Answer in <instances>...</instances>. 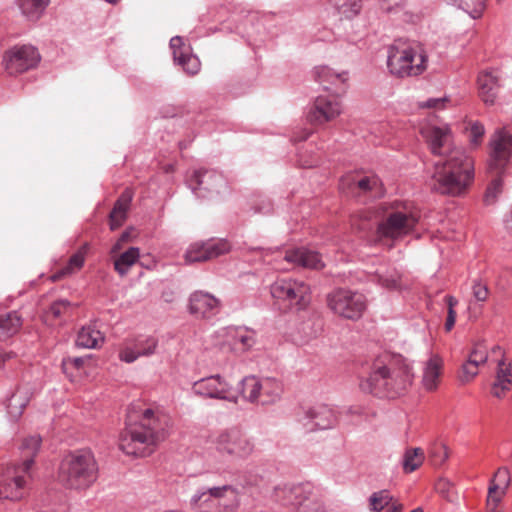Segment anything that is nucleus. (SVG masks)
Returning <instances> with one entry per match:
<instances>
[{
	"label": "nucleus",
	"instance_id": "obj_49",
	"mask_svg": "<svg viewBox=\"0 0 512 512\" xmlns=\"http://www.w3.org/2000/svg\"><path fill=\"white\" fill-rule=\"evenodd\" d=\"M298 512H327L321 500L312 491Z\"/></svg>",
	"mask_w": 512,
	"mask_h": 512
},
{
	"label": "nucleus",
	"instance_id": "obj_17",
	"mask_svg": "<svg viewBox=\"0 0 512 512\" xmlns=\"http://www.w3.org/2000/svg\"><path fill=\"white\" fill-rule=\"evenodd\" d=\"M193 390L196 394L215 399L236 402L237 397L231 395L230 386L219 375L203 378L195 382Z\"/></svg>",
	"mask_w": 512,
	"mask_h": 512
},
{
	"label": "nucleus",
	"instance_id": "obj_55",
	"mask_svg": "<svg viewBox=\"0 0 512 512\" xmlns=\"http://www.w3.org/2000/svg\"><path fill=\"white\" fill-rule=\"evenodd\" d=\"M378 185V179L375 177H364L357 182V186L362 191H372Z\"/></svg>",
	"mask_w": 512,
	"mask_h": 512
},
{
	"label": "nucleus",
	"instance_id": "obj_30",
	"mask_svg": "<svg viewBox=\"0 0 512 512\" xmlns=\"http://www.w3.org/2000/svg\"><path fill=\"white\" fill-rule=\"evenodd\" d=\"M104 342V336L94 324L83 326L77 334L76 345L82 348L95 349Z\"/></svg>",
	"mask_w": 512,
	"mask_h": 512
},
{
	"label": "nucleus",
	"instance_id": "obj_64",
	"mask_svg": "<svg viewBox=\"0 0 512 512\" xmlns=\"http://www.w3.org/2000/svg\"><path fill=\"white\" fill-rule=\"evenodd\" d=\"M455 321L456 319L455 318H452V317H448L446 318V321H445V330L447 332L451 331L452 328L454 327L455 325Z\"/></svg>",
	"mask_w": 512,
	"mask_h": 512
},
{
	"label": "nucleus",
	"instance_id": "obj_9",
	"mask_svg": "<svg viewBox=\"0 0 512 512\" xmlns=\"http://www.w3.org/2000/svg\"><path fill=\"white\" fill-rule=\"evenodd\" d=\"M511 157L512 134L505 128H499L489 139L487 171L505 173Z\"/></svg>",
	"mask_w": 512,
	"mask_h": 512
},
{
	"label": "nucleus",
	"instance_id": "obj_39",
	"mask_svg": "<svg viewBox=\"0 0 512 512\" xmlns=\"http://www.w3.org/2000/svg\"><path fill=\"white\" fill-rule=\"evenodd\" d=\"M465 132L467 134L471 148H478L481 145L485 135L484 125L479 121H469L465 127Z\"/></svg>",
	"mask_w": 512,
	"mask_h": 512
},
{
	"label": "nucleus",
	"instance_id": "obj_32",
	"mask_svg": "<svg viewBox=\"0 0 512 512\" xmlns=\"http://www.w3.org/2000/svg\"><path fill=\"white\" fill-rule=\"evenodd\" d=\"M22 326V318L16 311L0 314V341L15 335Z\"/></svg>",
	"mask_w": 512,
	"mask_h": 512
},
{
	"label": "nucleus",
	"instance_id": "obj_52",
	"mask_svg": "<svg viewBox=\"0 0 512 512\" xmlns=\"http://www.w3.org/2000/svg\"><path fill=\"white\" fill-rule=\"evenodd\" d=\"M170 47L173 51L174 61L182 56L184 53L188 52V49L185 47L182 37L175 36L170 40Z\"/></svg>",
	"mask_w": 512,
	"mask_h": 512
},
{
	"label": "nucleus",
	"instance_id": "obj_61",
	"mask_svg": "<svg viewBox=\"0 0 512 512\" xmlns=\"http://www.w3.org/2000/svg\"><path fill=\"white\" fill-rule=\"evenodd\" d=\"M15 357L13 352L0 353V369L4 366L5 362Z\"/></svg>",
	"mask_w": 512,
	"mask_h": 512
},
{
	"label": "nucleus",
	"instance_id": "obj_56",
	"mask_svg": "<svg viewBox=\"0 0 512 512\" xmlns=\"http://www.w3.org/2000/svg\"><path fill=\"white\" fill-rule=\"evenodd\" d=\"M473 295L478 301H486L489 295V290L486 285L482 283H475L473 285Z\"/></svg>",
	"mask_w": 512,
	"mask_h": 512
},
{
	"label": "nucleus",
	"instance_id": "obj_19",
	"mask_svg": "<svg viewBox=\"0 0 512 512\" xmlns=\"http://www.w3.org/2000/svg\"><path fill=\"white\" fill-rule=\"evenodd\" d=\"M313 487L311 484H299L294 486L277 487L274 498L283 506H294L298 511L303 506L306 499L311 495Z\"/></svg>",
	"mask_w": 512,
	"mask_h": 512
},
{
	"label": "nucleus",
	"instance_id": "obj_3",
	"mask_svg": "<svg viewBox=\"0 0 512 512\" xmlns=\"http://www.w3.org/2000/svg\"><path fill=\"white\" fill-rule=\"evenodd\" d=\"M164 437L160 418L152 409H146L139 424L130 425L121 433L119 448L127 455L146 457L154 452Z\"/></svg>",
	"mask_w": 512,
	"mask_h": 512
},
{
	"label": "nucleus",
	"instance_id": "obj_47",
	"mask_svg": "<svg viewBox=\"0 0 512 512\" xmlns=\"http://www.w3.org/2000/svg\"><path fill=\"white\" fill-rule=\"evenodd\" d=\"M480 366V364L474 363L467 359V361L462 365L460 380L464 383L471 382L478 374Z\"/></svg>",
	"mask_w": 512,
	"mask_h": 512
},
{
	"label": "nucleus",
	"instance_id": "obj_16",
	"mask_svg": "<svg viewBox=\"0 0 512 512\" xmlns=\"http://www.w3.org/2000/svg\"><path fill=\"white\" fill-rule=\"evenodd\" d=\"M444 369L443 358L438 352L431 351L428 358L423 362L421 387L430 393L438 389Z\"/></svg>",
	"mask_w": 512,
	"mask_h": 512
},
{
	"label": "nucleus",
	"instance_id": "obj_11",
	"mask_svg": "<svg viewBox=\"0 0 512 512\" xmlns=\"http://www.w3.org/2000/svg\"><path fill=\"white\" fill-rule=\"evenodd\" d=\"M414 49L410 41L399 38L388 49L387 67L399 78L410 76L413 70Z\"/></svg>",
	"mask_w": 512,
	"mask_h": 512
},
{
	"label": "nucleus",
	"instance_id": "obj_34",
	"mask_svg": "<svg viewBox=\"0 0 512 512\" xmlns=\"http://www.w3.org/2000/svg\"><path fill=\"white\" fill-rule=\"evenodd\" d=\"M427 455L430 465L434 468H439L449 458V449L444 442L435 440L429 443Z\"/></svg>",
	"mask_w": 512,
	"mask_h": 512
},
{
	"label": "nucleus",
	"instance_id": "obj_10",
	"mask_svg": "<svg viewBox=\"0 0 512 512\" xmlns=\"http://www.w3.org/2000/svg\"><path fill=\"white\" fill-rule=\"evenodd\" d=\"M234 496L235 490L230 485L198 490L191 498L190 504L198 512H231L232 506L226 502V495Z\"/></svg>",
	"mask_w": 512,
	"mask_h": 512
},
{
	"label": "nucleus",
	"instance_id": "obj_26",
	"mask_svg": "<svg viewBox=\"0 0 512 512\" xmlns=\"http://www.w3.org/2000/svg\"><path fill=\"white\" fill-rule=\"evenodd\" d=\"M132 199L133 192L130 189H125L116 200L113 209L109 214V225L111 230H116L123 224Z\"/></svg>",
	"mask_w": 512,
	"mask_h": 512
},
{
	"label": "nucleus",
	"instance_id": "obj_14",
	"mask_svg": "<svg viewBox=\"0 0 512 512\" xmlns=\"http://www.w3.org/2000/svg\"><path fill=\"white\" fill-rule=\"evenodd\" d=\"M230 250V245L225 240H209L196 242L185 253L186 263L205 262L217 258Z\"/></svg>",
	"mask_w": 512,
	"mask_h": 512
},
{
	"label": "nucleus",
	"instance_id": "obj_42",
	"mask_svg": "<svg viewBox=\"0 0 512 512\" xmlns=\"http://www.w3.org/2000/svg\"><path fill=\"white\" fill-rule=\"evenodd\" d=\"M434 489L439 495L449 502H454L458 498L453 483L445 477H439L436 480Z\"/></svg>",
	"mask_w": 512,
	"mask_h": 512
},
{
	"label": "nucleus",
	"instance_id": "obj_38",
	"mask_svg": "<svg viewBox=\"0 0 512 512\" xmlns=\"http://www.w3.org/2000/svg\"><path fill=\"white\" fill-rule=\"evenodd\" d=\"M75 305L66 299L54 301L46 312V318L52 317L55 320H60L72 315Z\"/></svg>",
	"mask_w": 512,
	"mask_h": 512
},
{
	"label": "nucleus",
	"instance_id": "obj_5",
	"mask_svg": "<svg viewBox=\"0 0 512 512\" xmlns=\"http://www.w3.org/2000/svg\"><path fill=\"white\" fill-rule=\"evenodd\" d=\"M41 442L39 435L23 439L19 447L22 463L8 470L6 477L0 478V499L19 500L24 496L26 478L30 476V469L40 450Z\"/></svg>",
	"mask_w": 512,
	"mask_h": 512
},
{
	"label": "nucleus",
	"instance_id": "obj_46",
	"mask_svg": "<svg viewBox=\"0 0 512 512\" xmlns=\"http://www.w3.org/2000/svg\"><path fill=\"white\" fill-rule=\"evenodd\" d=\"M511 483V476L508 468L501 467L499 468L496 473L494 474V477L490 481V485H493L495 487H498L500 489L507 490L509 485Z\"/></svg>",
	"mask_w": 512,
	"mask_h": 512
},
{
	"label": "nucleus",
	"instance_id": "obj_45",
	"mask_svg": "<svg viewBox=\"0 0 512 512\" xmlns=\"http://www.w3.org/2000/svg\"><path fill=\"white\" fill-rule=\"evenodd\" d=\"M488 359L487 346L484 341H476L469 353L468 360L483 365Z\"/></svg>",
	"mask_w": 512,
	"mask_h": 512
},
{
	"label": "nucleus",
	"instance_id": "obj_41",
	"mask_svg": "<svg viewBox=\"0 0 512 512\" xmlns=\"http://www.w3.org/2000/svg\"><path fill=\"white\" fill-rule=\"evenodd\" d=\"M27 405V399L21 397L19 392L13 393L10 398L7 399L6 408L9 416L16 420L22 413Z\"/></svg>",
	"mask_w": 512,
	"mask_h": 512
},
{
	"label": "nucleus",
	"instance_id": "obj_18",
	"mask_svg": "<svg viewBox=\"0 0 512 512\" xmlns=\"http://www.w3.org/2000/svg\"><path fill=\"white\" fill-rule=\"evenodd\" d=\"M220 307V301L207 292L195 291L190 295L189 312L196 318H211L219 312Z\"/></svg>",
	"mask_w": 512,
	"mask_h": 512
},
{
	"label": "nucleus",
	"instance_id": "obj_2",
	"mask_svg": "<svg viewBox=\"0 0 512 512\" xmlns=\"http://www.w3.org/2000/svg\"><path fill=\"white\" fill-rule=\"evenodd\" d=\"M412 380L413 374L401 355H386L375 361L371 373L359 386L363 392L379 398H395L411 386Z\"/></svg>",
	"mask_w": 512,
	"mask_h": 512
},
{
	"label": "nucleus",
	"instance_id": "obj_54",
	"mask_svg": "<svg viewBox=\"0 0 512 512\" xmlns=\"http://www.w3.org/2000/svg\"><path fill=\"white\" fill-rule=\"evenodd\" d=\"M140 356H141L140 352L137 348L136 349L126 348V349L122 350L119 354L120 359L126 363H132L136 359H138Z\"/></svg>",
	"mask_w": 512,
	"mask_h": 512
},
{
	"label": "nucleus",
	"instance_id": "obj_1",
	"mask_svg": "<svg viewBox=\"0 0 512 512\" xmlns=\"http://www.w3.org/2000/svg\"><path fill=\"white\" fill-rule=\"evenodd\" d=\"M428 148L440 158L427 170L431 188L440 195L465 197L475 179L474 158L463 148L454 145L450 126H428L421 130Z\"/></svg>",
	"mask_w": 512,
	"mask_h": 512
},
{
	"label": "nucleus",
	"instance_id": "obj_28",
	"mask_svg": "<svg viewBox=\"0 0 512 512\" xmlns=\"http://www.w3.org/2000/svg\"><path fill=\"white\" fill-rule=\"evenodd\" d=\"M512 386V370L511 365L504 360L499 361L496 379L492 385L491 393L497 398L503 397Z\"/></svg>",
	"mask_w": 512,
	"mask_h": 512
},
{
	"label": "nucleus",
	"instance_id": "obj_33",
	"mask_svg": "<svg viewBox=\"0 0 512 512\" xmlns=\"http://www.w3.org/2000/svg\"><path fill=\"white\" fill-rule=\"evenodd\" d=\"M140 257V249L138 247H130L121 253L114 260V269L121 276L128 274L130 268L138 261Z\"/></svg>",
	"mask_w": 512,
	"mask_h": 512
},
{
	"label": "nucleus",
	"instance_id": "obj_48",
	"mask_svg": "<svg viewBox=\"0 0 512 512\" xmlns=\"http://www.w3.org/2000/svg\"><path fill=\"white\" fill-rule=\"evenodd\" d=\"M449 102V98L447 96L437 97V98H429L425 101L418 102V110L420 109H429V110H443L446 108L447 103Z\"/></svg>",
	"mask_w": 512,
	"mask_h": 512
},
{
	"label": "nucleus",
	"instance_id": "obj_15",
	"mask_svg": "<svg viewBox=\"0 0 512 512\" xmlns=\"http://www.w3.org/2000/svg\"><path fill=\"white\" fill-rule=\"evenodd\" d=\"M341 113V105L335 96H318L307 115L311 124L321 125L331 121Z\"/></svg>",
	"mask_w": 512,
	"mask_h": 512
},
{
	"label": "nucleus",
	"instance_id": "obj_29",
	"mask_svg": "<svg viewBox=\"0 0 512 512\" xmlns=\"http://www.w3.org/2000/svg\"><path fill=\"white\" fill-rule=\"evenodd\" d=\"M89 250V244L84 243L68 260L67 264L55 272L51 279L52 281H58L64 277L72 275L79 271L85 262V257Z\"/></svg>",
	"mask_w": 512,
	"mask_h": 512
},
{
	"label": "nucleus",
	"instance_id": "obj_8",
	"mask_svg": "<svg viewBox=\"0 0 512 512\" xmlns=\"http://www.w3.org/2000/svg\"><path fill=\"white\" fill-rule=\"evenodd\" d=\"M212 444L220 455L233 459L247 458L254 450L250 439L237 428L219 432L213 437Z\"/></svg>",
	"mask_w": 512,
	"mask_h": 512
},
{
	"label": "nucleus",
	"instance_id": "obj_44",
	"mask_svg": "<svg viewBox=\"0 0 512 512\" xmlns=\"http://www.w3.org/2000/svg\"><path fill=\"white\" fill-rule=\"evenodd\" d=\"M175 62L190 75H195L200 70L199 59L196 56L189 54L188 52L177 58Z\"/></svg>",
	"mask_w": 512,
	"mask_h": 512
},
{
	"label": "nucleus",
	"instance_id": "obj_13",
	"mask_svg": "<svg viewBox=\"0 0 512 512\" xmlns=\"http://www.w3.org/2000/svg\"><path fill=\"white\" fill-rule=\"evenodd\" d=\"M189 187L198 197H207L210 194H220L227 188L222 174L215 170H195L188 180Z\"/></svg>",
	"mask_w": 512,
	"mask_h": 512
},
{
	"label": "nucleus",
	"instance_id": "obj_58",
	"mask_svg": "<svg viewBox=\"0 0 512 512\" xmlns=\"http://www.w3.org/2000/svg\"><path fill=\"white\" fill-rule=\"evenodd\" d=\"M379 2L382 10L390 12L394 8L401 6L404 0H379Z\"/></svg>",
	"mask_w": 512,
	"mask_h": 512
},
{
	"label": "nucleus",
	"instance_id": "obj_57",
	"mask_svg": "<svg viewBox=\"0 0 512 512\" xmlns=\"http://www.w3.org/2000/svg\"><path fill=\"white\" fill-rule=\"evenodd\" d=\"M400 278L397 276H390V277H379V282L383 287H386L388 289H396L400 286L399 284Z\"/></svg>",
	"mask_w": 512,
	"mask_h": 512
},
{
	"label": "nucleus",
	"instance_id": "obj_12",
	"mask_svg": "<svg viewBox=\"0 0 512 512\" xmlns=\"http://www.w3.org/2000/svg\"><path fill=\"white\" fill-rule=\"evenodd\" d=\"M40 54L32 45L15 46L4 55L6 71L10 75L24 73L37 66Z\"/></svg>",
	"mask_w": 512,
	"mask_h": 512
},
{
	"label": "nucleus",
	"instance_id": "obj_6",
	"mask_svg": "<svg viewBox=\"0 0 512 512\" xmlns=\"http://www.w3.org/2000/svg\"><path fill=\"white\" fill-rule=\"evenodd\" d=\"M328 308L337 316L358 320L367 307L366 297L357 291L346 288H337L326 296Z\"/></svg>",
	"mask_w": 512,
	"mask_h": 512
},
{
	"label": "nucleus",
	"instance_id": "obj_7",
	"mask_svg": "<svg viewBox=\"0 0 512 512\" xmlns=\"http://www.w3.org/2000/svg\"><path fill=\"white\" fill-rule=\"evenodd\" d=\"M270 291L273 298L285 302L289 308L302 310L310 303L311 290L304 281L292 278L277 279L271 285Z\"/></svg>",
	"mask_w": 512,
	"mask_h": 512
},
{
	"label": "nucleus",
	"instance_id": "obj_27",
	"mask_svg": "<svg viewBox=\"0 0 512 512\" xmlns=\"http://www.w3.org/2000/svg\"><path fill=\"white\" fill-rule=\"evenodd\" d=\"M258 404L270 405L276 403L283 393V385L275 378L265 377L260 379Z\"/></svg>",
	"mask_w": 512,
	"mask_h": 512
},
{
	"label": "nucleus",
	"instance_id": "obj_59",
	"mask_svg": "<svg viewBox=\"0 0 512 512\" xmlns=\"http://www.w3.org/2000/svg\"><path fill=\"white\" fill-rule=\"evenodd\" d=\"M418 58L420 59V63H418V75L423 73L427 69V53L418 47Z\"/></svg>",
	"mask_w": 512,
	"mask_h": 512
},
{
	"label": "nucleus",
	"instance_id": "obj_35",
	"mask_svg": "<svg viewBox=\"0 0 512 512\" xmlns=\"http://www.w3.org/2000/svg\"><path fill=\"white\" fill-rule=\"evenodd\" d=\"M259 387H261L260 379L256 376L244 377L239 384L243 399L250 403H257L259 400Z\"/></svg>",
	"mask_w": 512,
	"mask_h": 512
},
{
	"label": "nucleus",
	"instance_id": "obj_22",
	"mask_svg": "<svg viewBox=\"0 0 512 512\" xmlns=\"http://www.w3.org/2000/svg\"><path fill=\"white\" fill-rule=\"evenodd\" d=\"M315 78L323 85V88L340 95L346 91V82L348 73H336L328 66H318L315 68Z\"/></svg>",
	"mask_w": 512,
	"mask_h": 512
},
{
	"label": "nucleus",
	"instance_id": "obj_53",
	"mask_svg": "<svg viewBox=\"0 0 512 512\" xmlns=\"http://www.w3.org/2000/svg\"><path fill=\"white\" fill-rule=\"evenodd\" d=\"M157 340L154 338H148L141 345H137V349L141 356H150L155 353L157 347Z\"/></svg>",
	"mask_w": 512,
	"mask_h": 512
},
{
	"label": "nucleus",
	"instance_id": "obj_36",
	"mask_svg": "<svg viewBox=\"0 0 512 512\" xmlns=\"http://www.w3.org/2000/svg\"><path fill=\"white\" fill-rule=\"evenodd\" d=\"M327 2L347 19L355 17L362 9L361 0H327Z\"/></svg>",
	"mask_w": 512,
	"mask_h": 512
},
{
	"label": "nucleus",
	"instance_id": "obj_40",
	"mask_svg": "<svg viewBox=\"0 0 512 512\" xmlns=\"http://www.w3.org/2000/svg\"><path fill=\"white\" fill-rule=\"evenodd\" d=\"M460 9L469 14L472 18L481 17L485 10L486 0H451Z\"/></svg>",
	"mask_w": 512,
	"mask_h": 512
},
{
	"label": "nucleus",
	"instance_id": "obj_23",
	"mask_svg": "<svg viewBox=\"0 0 512 512\" xmlns=\"http://www.w3.org/2000/svg\"><path fill=\"white\" fill-rule=\"evenodd\" d=\"M407 217L401 212H395L378 225L375 242L384 238L394 239L406 232Z\"/></svg>",
	"mask_w": 512,
	"mask_h": 512
},
{
	"label": "nucleus",
	"instance_id": "obj_63",
	"mask_svg": "<svg viewBox=\"0 0 512 512\" xmlns=\"http://www.w3.org/2000/svg\"><path fill=\"white\" fill-rule=\"evenodd\" d=\"M403 505L399 503H393L385 512H402Z\"/></svg>",
	"mask_w": 512,
	"mask_h": 512
},
{
	"label": "nucleus",
	"instance_id": "obj_21",
	"mask_svg": "<svg viewBox=\"0 0 512 512\" xmlns=\"http://www.w3.org/2000/svg\"><path fill=\"white\" fill-rule=\"evenodd\" d=\"M477 84L479 97L484 104L494 105L500 91V76L497 71H482L478 75Z\"/></svg>",
	"mask_w": 512,
	"mask_h": 512
},
{
	"label": "nucleus",
	"instance_id": "obj_25",
	"mask_svg": "<svg viewBox=\"0 0 512 512\" xmlns=\"http://www.w3.org/2000/svg\"><path fill=\"white\" fill-rule=\"evenodd\" d=\"M284 259L303 268L321 269L324 267L320 254L306 248L289 250L286 252Z\"/></svg>",
	"mask_w": 512,
	"mask_h": 512
},
{
	"label": "nucleus",
	"instance_id": "obj_60",
	"mask_svg": "<svg viewBox=\"0 0 512 512\" xmlns=\"http://www.w3.org/2000/svg\"><path fill=\"white\" fill-rule=\"evenodd\" d=\"M272 210V205L269 201L263 203L262 206H259V207H255V212L256 213H263V214H267L269 212H271Z\"/></svg>",
	"mask_w": 512,
	"mask_h": 512
},
{
	"label": "nucleus",
	"instance_id": "obj_37",
	"mask_svg": "<svg viewBox=\"0 0 512 512\" xmlns=\"http://www.w3.org/2000/svg\"><path fill=\"white\" fill-rule=\"evenodd\" d=\"M489 176L491 178L490 183L487 186V189L485 191L484 195V202L487 205L494 204L499 195L503 191V179L502 176L504 173H495V172H488Z\"/></svg>",
	"mask_w": 512,
	"mask_h": 512
},
{
	"label": "nucleus",
	"instance_id": "obj_24",
	"mask_svg": "<svg viewBox=\"0 0 512 512\" xmlns=\"http://www.w3.org/2000/svg\"><path fill=\"white\" fill-rule=\"evenodd\" d=\"M221 332L228 338L229 344L236 351H247L256 342L255 331L246 327H227Z\"/></svg>",
	"mask_w": 512,
	"mask_h": 512
},
{
	"label": "nucleus",
	"instance_id": "obj_62",
	"mask_svg": "<svg viewBox=\"0 0 512 512\" xmlns=\"http://www.w3.org/2000/svg\"><path fill=\"white\" fill-rule=\"evenodd\" d=\"M445 301H446L448 309H454L455 306L458 304V300L454 296H451V295L446 296Z\"/></svg>",
	"mask_w": 512,
	"mask_h": 512
},
{
	"label": "nucleus",
	"instance_id": "obj_50",
	"mask_svg": "<svg viewBox=\"0 0 512 512\" xmlns=\"http://www.w3.org/2000/svg\"><path fill=\"white\" fill-rule=\"evenodd\" d=\"M507 490L500 489L493 485H489L488 488V497H487V505L494 511L498 504L501 502L502 498L505 496Z\"/></svg>",
	"mask_w": 512,
	"mask_h": 512
},
{
	"label": "nucleus",
	"instance_id": "obj_20",
	"mask_svg": "<svg viewBox=\"0 0 512 512\" xmlns=\"http://www.w3.org/2000/svg\"><path fill=\"white\" fill-rule=\"evenodd\" d=\"M305 419L307 420L305 426L310 431L331 429L338 422L335 411L327 405H318L309 409Z\"/></svg>",
	"mask_w": 512,
	"mask_h": 512
},
{
	"label": "nucleus",
	"instance_id": "obj_31",
	"mask_svg": "<svg viewBox=\"0 0 512 512\" xmlns=\"http://www.w3.org/2000/svg\"><path fill=\"white\" fill-rule=\"evenodd\" d=\"M51 0H17L22 15L29 21H38L45 13Z\"/></svg>",
	"mask_w": 512,
	"mask_h": 512
},
{
	"label": "nucleus",
	"instance_id": "obj_4",
	"mask_svg": "<svg viewBox=\"0 0 512 512\" xmlns=\"http://www.w3.org/2000/svg\"><path fill=\"white\" fill-rule=\"evenodd\" d=\"M98 464L90 450L82 449L66 455L58 469V480L67 489L85 490L98 478Z\"/></svg>",
	"mask_w": 512,
	"mask_h": 512
},
{
	"label": "nucleus",
	"instance_id": "obj_43",
	"mask_svg": "<svg viewBox=\"0 0 512 512\" xmlns=\"http://www.w3.org/2000/svg\"><path fill=\"white\" fill-rule=\"evenodd\" d=\"M391 500L392 497L387 490L375 492L369 498L370 509L374 512H380L390 505Z\"/></svg>",
	"mask_w": 512,
	"mask_h": 512
},
{
	"label": "nucleus",
	"instance_id": "obj_51",
	"mask_svg": "<svg viewBox=\"0 0 512 512\" xmlns=\"http://www.w3.org/2000/svg\"><path fill=\"white\" fill-rule=\"evenodd\" d=\"M416 447H410L406 450L402 466L406 473H411L416 470Z\"/></svg>",
	"mask_w": 512,
	"mask_h": 512
}]
</instances>
